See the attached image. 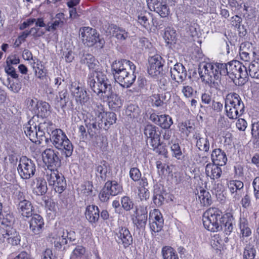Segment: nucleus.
<instances>
[{"instance_id": "f257e3e1", "label": "nucleus", "mask_w": 259, "mask_h": 259, "mask_svg": "<svg viewBox=\"0 0 259 259\" xmlns=\"http://www.w3.org/2000/svg\"><path fill=\"white\" fill-rule=\"evenodd\" d=\"M225 65L221 63H205L199 65L198 73L203 82L210 88L220 89L221 77L226 73Z\"/></svg>"}, {"instance_id": "f03ea898", "label": "nucleus", "mask_w": 259, "mask_h": 259, "mask_svg": "<svg viewBox=\"0 0 259 259\" xmlns=\"http://www.w3.org/2000/svg\"><path fill=\"white\" fill-rule=\"evenodd\" d=\"M111 68L115 80L121 86L129 88L134 82L136 66L133 62L127 60L115 61Z\"/></svg>"}, {"instance_id": "7ed1b4c3", "label": "nucleus", "mask_w": 259, "mask_h": 259, "mask_svg": "<svg viewBox=\"0 0 259 259\" xmlns=\"http://www.w3.org/2000/svg\"><path fill=\"white\" fill-rule=\"evenodd\" d=\"M50 140L53 146L66 157L71 156L73 146L65 134L61 129H55L50 134Z\"/></svg>"}, {"instance_id": "20e7f679", "label": "nucleus", "mask_w": 259, "mask_h": 259, "mask_svg": "<svg viewBox=\"0 0 259 259\" xmlns=\"http://www.w3.org/2000/svg\"><path fill=\"white\" fill-rule=\"evenodd\" d=\"M227 116L230 119H237L244 111V105L240 96L236 93L228 94L225 99Z\"/></svg>"}, {"instance_id": "39448f33", "label": "nucleus", "mask_w": 259, "mask_h": 259, "mask_svg": "<svg viewBox=\"0 0 259 259\" xmlns=\"http://www.w3.org/2000/svg\"><path fill=\"white\" fill-rule=\"evenodd\" d=\"M222 211L218 208L210 207L204 212L203 215L204 227L208 230L215 232L221 231V222L223 220Z\"/></svg>"}, {"instance_id": "423d86ee", "label": "nucleus", "mask_w": 259, "mask_h": 259, "mask_svg": "<svg viewBox=\"0 0 259 259\" xmlns=\"http://www.w3.org/2000/svg\"><path fill=\"white\" fill-rule=\"evenodd\" d=\"M225 65L226 73L223 75H228L235 83L239 84L240 79L244 80L248 75L246 68L238 61H232L228 64L221 63Z\"/></svg>"}, {"instance_id": "0eeeda50", "label": "nucleus", "mask_w": 259, "mask_h": 259, "mask_svg": "<svg viewBox=\"0 0 259 259\" xmlns=\"http://www.w3.org/2000/svg\"><path fill=\"white\" fill-rule=\"evenodd\" d=\"M88 83L92 91L99 97L104 91V87L111 85L106 75L102 72L95 71L89 75Z\"/></svg>"}, {"instance_id": "6e6552de", "label": "nucleus", "mask_w": 259, "mask_h": 259, "mask_svg": "<svg viewBox=\"0 0 259 259\" xmlns=\"http://www.w3.org/2000/svg\"><path fill=\"white\" fill-rule=\"evenodd\" d=\"M79 35L82 42L88 47H92L97 44V47L101 49L105 45L104 39L100 38L99 34L95 29L84 27L80 29Z\"/></svg>"}, {"instance_id": "1a4fd4ad", "label": "nucleus", "mask_w": 259, "mask_h": 259, "mask_svg": "<svg viewBox=\"0 0 259 259\" xmlns=\"http://www.w3.org/2000/svg\"><path fill=\"white\" fill-rule=\"evenodd\" d=\"M46 179L50 186H52L56 192L61 193L66 187L64 176L54 168L46 170Z\"/></svg>"}, {"instance_id": "9d476101", "label": "nucleus", "mask_w": 259, "mask_h": 259, "mask_svg": "<svg viewBox=\"0 0 259 259\" xmlns=\"http://www.w3.org/2000/svg\"><path fill=\"white\" fill-rule=\"evenodd\" d=\"M17 170L22 179H29L34 175L36 170L35 164L31 159L26 156H22L19 160Z\"/></svg>"}, {"instance_id": "9b49d317", "label": "nucleus", "mask_w": 259, "mask_h": 259, "mask_svg": "<svg viewBox=\"0 0 259 259\" xmlns=\"http://www.w3.org/2000/svg\"><path fill=\"white\" fill-rule=\"evenodd\" d=\"M2 225L3 227L0 229V234L4 238V241L7 242L12 246L19 244L21 240L19 234L15 229L11 227L10 223L5 224L4 221H3Z\"/></svg>"}, {"instance_id": "f8f14e48", "label": "nucleus", "mask_w": 259, "mask_h": 259, "mask_svg": "<svg viewBox=\"0 0 259 259\" xmlns=\"http://www.w3.org/2000/svg\"><path fill=\"white\" fill-rule=\"evenodd\" d=\"M99 98L103 101L108 102L109 106L114 110L119 108L122 105L120 97L113 92L111 85H106V87H104V91Z\"/></svg>"}, {"instance_id": "ddd939ff", "label": "nucleus", "mask_w": 259, "mask_h": 259, "mask_svg": "<svg viewBox=\"0 0 259 259\" xmlns=\"http://www.w3.org/2000/svg\"><path fill=\"white\" fill-rule=\"evenodd\" d=\"M149 67L148 72L149 75L153 77L157 76L162 71V58L159 55L151 57L149 60Z\"/></svg>"}, {"instance_id": "4468645a", "label": "nucleus", "mask_w": 259, "mask_h": 259, "mask_svg": "<svg viewBox=\"0 0 259 259\" xmlns=\"http://www.w3.org/2000/svg\"><path fill=\"white\" fill-rule=\"evenodd\" d=\"M50 239L51 242L54 244L55 247L59 249L67 243L65 230L63 229L54 231L50 235Z\"/></svg>"}, {"instance_id": "2eb2a0df", "label": "nucleus", "mask_w": 259, "mask_h": 259, "mask_svg": "<svg viewBox=\"0 0 259 259\" xmlns=\"http://www.w3.org/2000/svg\"><path fill=\"white\" fill-rule=\"evenodd\" d=\"M157 128L155 125L147 124L145 126L144 130V134L147 139V145L154 147L157 145L158 140L160 139V135L157 133Z\"/></svg>"}, {"instance_id": "dca6fc26", "label": "nucleus", "mask_w": 259, "mask_h": 259, "mask_svg": "<svg viewBox=\"0 0 259 259\" xmlns=\"http://www.w3.org/2000/svg\"><path fill=\"white\" fill-rule=\"evenodd\" d=\"M70 90L77 103L80 104H84L89 101L90 97L87 91L80 88L77 83L75 82L72 83L70 85Z\"/></svg>"}, {"instance_id": "f3484780", "label": "nucleus", "mask_w": 259, "mask_h": 259, "mask_svg": "<svg viewBox=\"0 0 259 259\" xmlns=\"http://www.w3.org/2000/svg\"><path fill=\"white\" fill-rule=\"evenodd\" d=\"M172 79L178 83H183L187 76V71L184 66L180 63H176L173 68L170 69Z\"/></svg>"}, {"instance_id": "a211bd4d", "label": "nucleus", "mask_w": 259, "mask_h": 259, "mask_svg": "<svg viewBox=\"0 0 259 259\" xmlns=\"http://www.w3.org/2000/svg\"><path fill=\"white\" fill-rule=\"evenodd\" d=\"M147 208L143 206L136 208L134 214L135 218L133 219V222L138 228L145 227L147 220Z\"/></svg>"}, {"instance_id": "6ab92c4d", "label": "nucleus", "mask_w": 259, "mask_h": 259, "mask_svg": "<svg viewBox=\"0 0 259 259\" xmlns=\"http://www.w3.org/2000/svg\"><path fill=\"white\" fill-rule=\"evenodd\" d=\"M116 239L119 243H121L125 247L128 246L133 242V238L130 232L125 227L119 228L116 233Z\"/></svg>"}, {"instance_id": "aec40b11", "label": "nucleus", "mask_w": 259, "mask_h": 259, "mask_svg": "<svg viewBox=\"0 0 259 259\" xmlns=\"http://www.w3.org/2000/svg\"><path fill=\"white\" fill-rule=\"evenodd\" d=\"M44 225V220L39 214H34L29 222L30 230L34 234H39Z\"/></svg>"}, {"instance_id": "412c9836", "label": "nucleus", "mask_w": 259, "mask_h": 259, "mask_svg": "<svg viewBox=\"0 0 259 259\" xmlns=\"http://www.w3.org/2000/svg\"><path fill=\"white\" fill-rule=\"evenodd\" d=\"M212 164L219 166L224 165L227 161V157L224 151L221 149H214L211 154Z\"/></svg>"}, {"instance_id": "4be33fe9", "label": "nucleus", "mask_w": 259, "mask_h": 259, "mask_svg": "<svg viewBox=\"0 0 259 259\" xmlns=\"http://www.w3.org/2000/svg\"><path fill=\"white\" fill-rule=\"evenodd\" d=\"M193 138L196 141V146L201 151L208 152L209 149V142L207 137L199 133H195Z\"/></svg>"}, {"instance_id": "5701e85b", "label": "nucleus", "mask_w": 259, "mask_h": 259, "mask_svg": "<svg viewBox=\"0 0 259 259\" xmlns=\"http://www.w3.org/2000/svg\"><path fill=\"white\" fill-rule=\"evenodd\" d=\"M228 188L236 199H239L242 195L244 187L243 182L238 180L230 181L228 184Z\"/></svg>"}, {"instance_id": "b1692460", "label": "nucleus", "mask_w": 259, "mask_h": 259, "mask_svg": "<svg viewBox=\"0 0 259 259\" xmlns=\"http://www.w3.org/2000/svg\"><path fill=\"white\" fill-rule=\"evenodd\" d=\"M18 210L23 217L29 218L32 215L33 207L31 202L24 199L19 202L18 205Z\"/></svg>"}, {"instance_id": "393cba45", "label": "nucleus", "mask_w": 259, "mask_h": 259, "mask_svg": "<svg viewBox=\"0 0 259 259\" xmlns=\"http://www.w3.org/2000/svg\"><path fill=\"white\" fill-rule=\"evenodd\" d=\"M42 157L44 162L48 164V169L58 162L59 157L52 149H46L42 153Z\"/></svg>"}, {"instance_id": "a878e982", "label": "nucleus", "mask_w": 259, "mask_h": 259, "mask_svg": "<svg viewBox=\"0 0 259 259\" xmlns=\"http://www.w3.org/2000/svg\"><path fill=\"white\" fill-rule=\"evenodd\" d=\"M37 117H32L28 122L24 125V130L26 135L33 142L35 141V134L36 133L37 123L35 122Z\"/></svg>"}, {"instance_id": "bb28decb", "label": "nucleus", "mask_w": 259, "mask_h": 259, "mask_svg": "<svg viewBox=\"0 0 259 259\" xmlns=\"http://www.w3.org/2000/svg\"><path fill=\"white\" fill-rule=\"evenodd\" d=\"M50 105L47 102L37 103L33 109V112L35 114L33 117H38L41 118L47 117L49 114Z\"/></svg>"}, {"instance_id": "cd10ccee", "label": "nucleus", "mask_w": 259, "mask_h": 259, "mask_svg": "<svg viewBox=\"0 0 259 259\" xmlns=\"http://www.w3.org/2000/svg\"><path fill=\"white\" fill-rule=\"evenodd\" d=\"M100 211L98 206L95 205H89L85 210V218L91 223H96L100 217Z\"/></svg>"}, {"instance_id": "c85d7f7f", "label": "nucleus", "mask_w": 259, "mask_h": 259, "mask_svg": "<svg viewBox=\"0 0 259 259\" xmlns=\"http://www.w3.org/2000/svg\"><path fill=\"white\" fill-rule=\"evenodd\" d=\"M31 187L35 193L38 195L45 194L48 190L46 182L40 178H36L33 181Z\"/></svg>"}, {"instance_id": "c756f323", "label": "nucleus", "mask_w": 259, "mask_h": 259, "mask_svg": "<svg viewBox=\"0 0 259 259\" xmlns=\"http://www.w3.org/2000/svg\"><path fill=\"white\" fill-rule=\"evenodd\" d=\"M205 173L211 179H217L221 176L222 169L219 165L209 163L206 165Z\"/></svg>"}, {"instance_id": "7c9ffc66", "label": "nucleus", "mask_w": 259, "mask_h": 259, "mask_svg": "<svg viewBox=\"0 0 259 259\" xmlns=\"http://www.w3.org/2000/svg\"><path fill=\"white\" fill-rule=\"evenodd\" d=\"M104 187L112 196L117 195L122 191V186L115 181H107Z\"/></svg>"}, {"instance_id": "2f4dec72", "label": "nucleus", "mask_w": 259, "mask_h": 259, "mask_svg": "<svg viewBox=\"0 0 259 259\" xmlns=\"http://www.w3.org/2000/svg\"><path fill=\"white\" fill-rule=\"evenodd\" d=\"M233 218L230 214H224L221 222L222 227L221 230H224L227 234H230L233 229Z\"/></svg>"}, {"instance_id": "473e14b6", "label": "nucleus", "mask_w": 259, "mask_h": 259, "mask_svg": "<svg viewBox=\"0 0 259 259\" xmlns=\"http://www.w3.org/2000/svg\"><path fill=\"white\" fill-rule=\"evenodd\" d=\"M116 120V114L112 112H105L101 117V121L103 123V128L107 130L114 124Z\"/></svg>"}, {"instance_id": "72a5a7b5", "label": "nucleus", "mask_w": 259, "mask_h": 259, "mask_svg": "<svg viewBox=\"0 0 259 259\" xmlns=\"http://www.w3.org/2000/svg\"><path fill=\"white\" fill-rule=\"evenodd\" d=\"M95 169L99 174L101 179L105 181L107 177V172L110 170V168L108 163L103 160L96 165Z\"/></svg>"}, {"instance_id": "f704fd0d", "label": "nucleus", "mask_w": 259, "mask_h": 259, "mask_svg": "<svg viewBox=\"0 0 259 259\" xmlns=\"http://www.w3.org/2000/svg\"><path fill=\"white\" fill-rule=\"evenodd\" d=\"M82 64L87 65L90 69H96L98 62L91 54H83L80 59Z\"/></svg>"}, {"instance_id": "c9c22d12", "label": "nucleus", "mask_w": 259, "mask_h": 259, "mask_svg": "<svg viewBox=\"0 0 259 259\" xmlns=\"http://www.w3.org/2000/svg\"><path fill=\"white\" fill-rule=\"evenodd\" d=\"M177 36L176 31L173 28L168 27L165 29L163 38L167 44L175 43Z\"/></svg>"}, {"instance_id": "e433bc0d", "label": "nucleus", "mask_w": 259, "mask_h": 259, "mask_svg": "<svg viewBox=\"0 0 259 259\" xmlns=\"http://www.w3.org/2000/svg\"><path fill=\"white\" fill-rule=\"evenodd\" d=\"M92 108L93 111L91 112V115L92 118L101 120V117L105 113L103 106L101 104L93 103Z\"/></svg>"}, {"instance_id": "4c0bfd02", "label": "nucleus", "mask_w": 259, "mask_h": 259, "mask_svg": "<svg viewBox=\"0 0 259 259\" xmlns=\"http://www.w3.org/2000/svg\"><path fill=\"white\" fill-rule=\"evenodd\" d=\"M198 197L202 205L208 206L211 204V197L209 192L201 190L198 194Z\"/></svg>"}, {"instance_id": "58836bf2", "label": "nucleus", "mask_w": 259, "mask_h": 259, "mask_svg": "<svg viewBox=\"0 0 259 259\" xmlns=\"http://www.w3.org/2000/svg\"><path fill=\"white\" fill-rule=\"evenodd\" d=\"M163 259H178L176 251L171 246H165L162 248Z\"/></svg>"}, {"instance_id": "ea45409f", "label": "nucleus", "mask_w": 259, "mask_h": 259, "mask_svg": "<svg viewBox=\"0 0 259 259\" xmlns=\"http://www.w3.org/2000/svg\"><path fill=\"white\" fill-rule=\"evenodd\" d=\"M172 120L170 117L167 115H159L157 125L164 129H167L172 124Z\"/></svg>"}, {"instance_id": "a19ab883", "label": "nucleus", "mask_w": 259, "mask_h": 259, "mask_svg": "<svg viewBox=\"0 0 259 259\" xmlns=\"http://www.w3.org/2000/svg\"><path fill=\"white\" fill-rule=\"evenodd\" d=\"M46 123H37V127L36 133L35 134V141H33V142L37 143V142L39 144L41 142V141L43 140L44 138V135L45 134V132L44 131Z\"/></svg>"}, {"instance_id": "79ce46f5", "label": "nucleus", "mask_w": 259, "mask_h": 259, "mask_svg": "<svg viewBox=\"0 0 259 259\" xmlns=\"http://www.w3.org/2000/svg\"><path fill=\"white\" fill-rule=\"evenodd\" d=\"M113 36L115 37L117 39L123 40H125L128 36V33L124 29L117 26L113 27Z\"/></svg>"}, {"instance_id": "37998d69", "label": "nucleus", "mask_w": 259, "mask_h": 259, "mask_svg": "<svg viewBox=\"0 0 259 259\" xmlns=\"http://www.w3.org/2000/svg\"><path fill=\"white\" fill-rule=\"evenodd\" d=\"M153 200L154 203L157 206H160L162 204L164 198L159 188H156L154 190Z\"/></svg>"}, {"instance_id": "c03bdc74", "label": "nucleus", "mask_w": 259, "mask_h": 259, "mask_svg": "<svg viewBox=\"0 0 259 259\" xmlns=\"http://www.w3.org/2000/svg\"><path fill=\"white\" fill-rule=\"evenodd\" d=\"M125 113L127 116L135 118L139 116L140 110L137 106L131 104L127 106Z\"/></svg>"}, {"instance_id": "a18cd8bd", "label": "nucleus", "mask_w": 259, "mask_h": 259, "mask_svg": "<svg viewBox=\"0 0 259 259\" xmlns=\"http://www.w3.org/2000/svg\"><path fill=\"white\" fill-rule=\"evenodd\" d=\"M85 249L81 245H78L73 250L71 259H75L77 258H84L85 257Z\"/></svg>"}, {"instance_id": "49530a36", "label": "nucleus", "mask_w": 259, "mask_h": 259, "mask_svg": "<svg viewBox=\"0 0 259 259\" xmlns=\"http://www.w3.org/2000/svg\"><path fill=\"white\" fill-rule=\"evenodd\" d=\"M154 11L163 18L167 17L169 13V9L165 1L160 4V6L156 7Z\"/></svg>"}, {"instance_id": "de8ad7c7", "label": "nucleus", "mask_w": 259, "mask_h": 259, "mask_svg": "<svg viewBox=\"0 0 259 259\" xmlns=\"http://www.w3.org/2000/svg\"><path fill=\"white\" fill-rule=\"evenodd\" d=\"M240 229L242 237H248L251 234V230L249 228L248 224L244 219L241 220Z\"/></svg>"}, {"instance_id": "09e8293b", "label": "nucleus", "mask_w": 259, "mask_h": 259, "mask_svg": "<svg viewBox=\"0 0 259 259\" xmlns=\"http://www.w3.org/2000/svg\"><path fill=\"white\" fill-rule=\"evenodd\" d=\"M150 14L147 12L141 13L138 16V22L144 27L148 28L150 27L149 18Z\"/></svg>"}, {"instance_id": "8fccbe9b", "label": "nucleus", "mask_w": 259, "mask_h": 259, "mask_svg": "<svg viewBox=\"0 0 259 259\" xmlns=\"http://www.w3.org/2000/svg\"><path fill=\"white\" fill-rule=\"evenodd\" d=\"M247 71L251 77L259 78V66L257 63L250 64Z\"/></svg>"}, {"instance_id": "3c124183", "label": "nucleus", "mask_w": 259, "mask_h": 259, "mask_svg": "<svg viewBox=\"0 0 259 259\" xmlns=\"http://www.w3.org/2000/svg\"><path fill=\"white\" fill-rule=\"evenodd\" d=\"M81 194L85 196H89L92 194L93 192V185L91 182H85L78 188Z\"/></svg>"}, {"instance_id": "603ef678", "label": "nucleus", "mask_w": 259, "mask_h": 259, "mask_svg": "<svg viewBox=\"0 0 259 259\" xmlns=\"http://www.w3.org/2000/svg\"><path fill=\"white\" fill-rule=\"evenodd\" d=\"M33 68L35 69V75L37 78L40 79H44L46 78V70L40 63H37L36 66H33Z\"/></svg>"}, {"instance_id": "864d4df0", "label": "nucleus", "mask_w": 259, "mask_h": 259, "mask_svg": "<svg viewBox=\"0 0 259 259\" xmlns=\"http://www.w3.org/2000/svg\"><path fill=\"white\" fill-rule=\"evenodd\" d=\"M149 221L160 222L163 223V219L160 211L154 209L150 212Z\"/></svg>"}, {"instance_id": "5fc2aeb1", "label": "nucleus", "mask_w": 259, "mask_h": 259, "mask_svg": "<svg viewBox=\"0 0 259 259\" xmlns=\"http://www.w3.org/2000/svg\"><path fill=\"white\" fill-rule=\"evenodd\" d=\"M256 250L251 246H246L244 250L243 257L244 259H254L255 256Z\"/></svg>"}, {"instance_id": "6e6d98bb", "label": "nucleus", "mask_w": 259, "mask_h": 259, "mask_svg": "<svg viewBox=\"0 0 259 259\" xmlns=\"http://www.w3.org/2000/svg\"><path fill=\"white\" fill-rule=\"evenodd\" d=\"M122 207L126 211L130 210L133 208L134 203L129 197L124 196L121 199Z\"/></svg>"}, {"instance_id": "4d7b16f0", "label": "nucleus", "mask_w": 259, "mask_h": 259, "mask_svg": "<svg viewBox=\"0 0 259 259\" xmlns=\"http://www.w3.org/2000/svg\"><path fill=\"white\" fill-rule=\"evenodd\" d=\"M150 148L153 149L156 153L160 155H165L167 152L165 147L160 143V139L158 140V143L157 145L154 147L153 146H149Z\"/></svg>"}, {"instance_id": "13d9d810", "label": "nucleus", "mask_w": 259, "mask_h": 259, "mask_svg": "<svg viewBox=\"0 0 259 259\" xmlns=\"http://www.w3.org/2000/svg\"><path fill=\"white\" fill-rule=\"evenodd\" d=\"M150 229L152 232L157 233L161 231L163 223L160 222L149 221Z\"/></svg>"}, {"instance_id": "bf43d9fd", "label": "nucleus", "mask_w": 259, "mask_h": 259, "mask_svg": "<svg viewBox=\"0 0 259 259\" xmlns=\"http://www.w3.org/2000/svg\"><path fill=\"white\" fill-rule=\"evenodd\" d=\"M169 80L166 77L163 76L160 78L159 81V87L163 91H167L168 89Z\"/></svg>"}, {"instance_id": "052dcab7", "label": "nucleus", "mask_w": 259, "mask_h": 259, "mask_svg": "<svg viewBox=\"0 0 259 259\" xmlns=\"http://www.w3.org/2000/svg\"><path fill=\"white\" fill-rule=\"evenodd\" d=\"M130 176L131 178L134 181H138L141 178V174L138 168L133 167L130 170Z\"/></svg>"}, {"instance_id": "680f3d73", "label": "nucleus", "mask_w": 259, "mask_h": 259, "mask_svg": "<svg viewBox=\"0 0 259 259\" xmlns=\"http://www.w3.org/2000/svg\"><path fill=\"white\" fill-rule=\"evenodd\" d=\"M152 103L153 105L156 107H160L163 106L164 102L162 101L160 97V94H154L151 97Z\"/></svg>"}, {"instance_id": "e2e57ef3", "label": "nucleus", "mask_w": 259, "mask_h": 259, "mask_svg": "<svg viewBox=\"0 0 259 259\" xmlns=\"http://www.w3.org/2000/svg\"><path fill=\"white\" fill-rule=\"evenodd\" d=\"M90 127H92L94 129L103 128V123L101 120H96L94 118H90V122L88 123Z\"/></svg>"}, {"instance_id": "0e129e2a", "label": "nucleus", "mask_w": 259, "mask_h": 259, "mask_svg": "<svg viewBox=\"0 0 259 259\" xmlns=\"http://www.w3.org/2000/svg\"><path fill=\"white\" fill-rule=\"evenodd\" d=\"M97 146L102 151L106 150L108 143L107 140L103 137L97 139V142L96 143Z\"/></svg>"}, {"instance_id": "69168bd1", "label": "nucleus", "mask_w": 259, "mask_h": 259, "mask_svg": "<svg viewBox=\"0 0 259 259\" xmlns=\"http://www.w3.org/2000/svg\"><path fill=\"white\" fill-rule=\"evenodd\" d=\"M164 0H147V6L151 11H154L156 7L160 6Z\"/></svg>"}, {"instance_id": "338daca9", "label": "nucleus", "mask_w": 259, "mask_h": 259, "mask_svg": "<svg viewBox=\"0 0 259 259\" xmlns=\"http://www.w3.org/2000/svg\"><path fill=\"white\" fill-rule=\"evenodd\" d=\"M110 196H112V195L110 194L106 188L104 187L101 191L99 197L101 201L106 202L110 199Z\"/></svg>"}, {"instance_id": "774afa93", "label": "nucleus", "mask_w": 259, "mask_h": 259, "mask_svg": "<svg viewBox=\"0 0 259 259\" xmlns=\"http://www.w3.org/2000/svg\"><path fill=\"white\" fill-rule=\"evenodd\" d=\"M254 195L256 199H259V177H256L252 183Z\"/></svg>"}]
</instances>
